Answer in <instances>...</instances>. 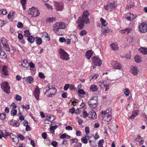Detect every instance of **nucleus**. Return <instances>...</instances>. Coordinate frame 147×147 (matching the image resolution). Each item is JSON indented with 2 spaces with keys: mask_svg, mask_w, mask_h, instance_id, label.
Returning <instances> with one entry per match:
<instances>
[{
  "mask_svg": "<svg viewBox=\"0 0 147 147\" xmlns=\"http://www.w3.org/2000/svg\"><path fill=\"white\" fill-rule=\"evenodd\" d=\"M89 14L87 10L85 11L83 13L82 17H80L78 20L77 21V23L78 24V26L80 29L83 28L84 26V24H87L89 23L90 21L88 18V16Z\"/></svg>",
  "mask_w": 147,
  "mask_h": 147,
  "instance_id": "f257e3e1",
  "label": "nucleus"
},
{
  "mask_svg": "<svg viewBox=\"0 0 147 147\" xmlns=\"http://www.w3.org/2000/svg\"><path fill=\"white\" fill-rule=\"evenodd\" d=\"M112 109L110 108L107 109L105 111H102L101 114L104 115L103 119L105 121L108 122L112 119Z\"/></svg>",
  "mask_w": 147,
  "mask_h": 147,
  "instance_id": "f03ea898",
  "label": "nucleus"
},
{
  "mask_svg": "<svg viewBox=\"0 0 147 147\" xmlns=\"http://www.w3.org/2000/svg\"><path fill=\"white\" fill-rule=\"evenodd\" d=\"M46 94L48 93L47 96L49 97H51L54 96L57 90L54 85H49L46 87Z\"/></svg>",
  "mask_w": 147,
  "mask_h": 147,
  "instance_id": "7ed1b4c3",
  "label": "nucleus"
},
{
  "mask_svg": "<svg viewBox=\"0 0 147 147\" xmlns=\"http://www.w3.org/2000/svg\"><path fill=\"white\" fill-rule=\"evenodd\" d=\"M58 54L61 59L65 60H69V55L66 52L62 49H60L58 51Z\"/></svg>",
  "mask_w": 147,
  "mask_h": 147,
  "instance_id": "20e7f679",
  "label": "nucleus"
},
{
  "mask_svg": "<svg viewBox=\"0 0 147 147\" xmlns=\"http://www.w3.org/2000/svg\"><path fill=\"white\" fill-rule=\"evenodd\" d=\"M28 14L33 17L38 16L40 15V12L38 9L34 7L29 9L28 11Z\"/></svg>",
  "mask_w": 147,
  "mask_h": 147,
  "instance_id": "39448f33",
  "label": "nucleus"
},
{
  "mask_svg": "<svg viewBox=\"0 0 147 147\" xmlns=\"http://www.w3.org/2000/svg\"><path fill=\"white\" fill-rule=\"evenodd\" d=\"M97 98L96 97L92 98L88 101L89 106L91 108H96L98 105Z\"/></svg>",
  "mask_w": 147,
  "mask_h": 147,
  "instance_id": "423d86ee",
  "label": "nucleus"
},
{
  "mask_svg": "<svg viewBox=\"0 0 147 147\" xmlns=\"http://www.w3.org/2000/svg\"><path fill=\"white\" fill-rule=\"evenodd\" d=\"M1 88L3 90V91L7 94H9L10 93V87L8 82H3L1 84Z\"/></svg>",
  "mask_w": 147,
  "mask_h": 147,
  "instance_id": "0eeeda50",
  "label": "nucleus"
},
{
  "mask_svg": "<svg viewBox=\"0 0 147 147\" xmlns=\"http://www.w3.org/2000/svg\"><path fill=\"white\" fill-rule=\"evenodd\" d=\"M139 31L141 33H144L147 32V22H143L139 26Z\"/></svg>",
  "mask_w": 147,
  "mask_h": 147,
  "instance_id": "6e6552de",
  "label": "nucleus"
},
{
  "mask_svg": "<svg viewBox=\"0 0 147 147\" xmlns=\"http://www.w3.org/2000/svg\"><path fill=\"white\" fill-rule=\"evenodd\" d=\"M99 86L102 88H105V91H107L109 88V86L110 84L106 81H100L98 82Z\"/></svg>",
  "mask_w": 147,
  "mask_h": 147,
  "instance_id": "1a4fd4ad",
  "label": "nucleus"
},
{
  "mask_svg": "<svg viewBox=\"0 0 147 147\" xmlns=\"http://www.w3.org/2000/svg\"><path fill=\"white\" fill-rule=\"evenodd\" d=\"M92 62L94 64L97 65L98 66H100L102 63V61L98 57H94L92 58Z\"/></svg>",
  "mask_w": 147,
  "mask_h": 147,
  "instance_id": "9d476101",
  "label": "nucleus"
},
{
  "mask_svg": "<svg viewBox=\"0 0 147 147\" xmlns=\"http://www.w3.org/2000/svg\"><path fill=\"white\" fill-rule=\"evenodd\" d=\"M111 65L114 69H120L122 68L121 64L117 61H112Z\"/></svg>",
  "mask_w": 147,
  "mask_h": 147,
  "instance_id": "9b49d317",
  "label": "nucleus"
},
{
  "mask_svg": "<svg viewBox=\"0 0 147 147\" xmlns=\"http://www.w3.org/2000/svg\"><path fill=\"white\" fill-rule=\"evenodd\" d=\"M65 27V24L63 22H57L53 25V27H55V28H58L59 29H64Z\"/></svg>",
  "mask_w": 147,
  "mask_h": 147,
  "instance_id": "f8f14e48",
  "label": "nucleus"
},
{
  "mask_svg": "<svg viewBox=\"0 0 147 147\" xmlns=\"http://www.w3.org/2000/svg\"><path fill=\"white\" fill-rule=\"evenodd\" d=\"M40 90L38 86H36L34 91V96L37 100H39V96L40 94Z\"/></svg>",
  "mask_w": 147,
  "mask_h": 147,
  "instance_id": "ddd939ff",
  "label": "nucleus"
},
{
  "mask_svg": "<svg viewBox=\"0 0 147 147\" xmlns=\"http://www.w3.org/2000/svg\"><path fill=\"white\" fill-rule=\"evenodd\" d=\"M130 68V71L133 75L136 76L138 72V67L136 66H132Z\"/></svg>",
  "mask_w": 147,
  "mask_h": 147,
  "instance_id": "4468645a",
  "label": "nucleus"
},
{
  "mask_svg": "<svg viewBox=\"0 0 147 147\" xmlns=\"http://www.w3.org/2000/svg\"><path fill=\"white\" fill-rule=\"evenodd\" d=\"M55 5L57 11L62 10L63 8V3L62 2L58 3L55 2Z\"/></svg>",
  "mask_w": 147,
  "mask_h": 147,
  "instance_id": "2eb2a0df",
  "label": "nucleus"
},
{
  "mask_svg": "<svg viewBox=\"0 0 147 147\" xmlns=\"http://www.w3.org/2000/svg\"><path fill=\"white\" fill-rule=\"evenodd\" d=\"M53 30L55 33L60 36H63L64 34L63 31H62L61 30L59 29L58 28L53 27Z\"/></svg>",
  "mask_w": 147,
  "mask_h": 147,
  "instance_id": "dca6fc26",
  "label": "nucleus"
},
{
  "mask_svg": "<svg viewBox=\"0 0 147 147\" xmlns=\"http://www.w3.org/2000/svg\"><path fill=\"white\" fill-rule=\"evenodd\" d=\"M9 123L13 126L17 127H18L20 124L16 121H13V119L9 121Z\"/></svg>",
  "mask_w": 147,
  "mask_h": 147,
  "instance_id": "f3484780",
  "label": "nucleus"
},
{
  "mask_svg": "<svg viewBox=\"0 0 147 147\" xmlns=\"http://www.w3.org/2000/svg\"><path fill=\"white\" fill-rule=\"evenodd\" d=\"M59 41L62 43L65 42V43H66L67 45H69L70 42V39H65L63 37H60L59 39Z\"/></svg>",
  "mask_w": 147,
  "mask_h": 147,
  "instance_id": "a211bd4d",
  "label": "nucleus"
},
{
  "mask_svg": "<svg viewBox=\"0 0 147 147\" xmlns=\"http://www.w3.org/2000/svg\"><path fill=\"white\" fill-rule=\"evenodd\" d=\"M139 51L144 55L147 54V48L140 47L138 49Z\"/></svg>",
  "mask_w": 147,
  "mask_h": 147,
  "instance_id": "6ab92c4d",
  "label": "nucleus"
},
{
  "mask_svg": "<svg viewBox=\"0 0 147 147\" xmlns=\"http://www.w3.org/2000/svg\"><path fill=\"white\" fill-rule=\"evenodd\" d=\"M108 5L109 6L110 8H111V10H112L113 9L115 8L117 6L116 2H114L112 3H109Z\"/></svg>",
  "mask_w": 147,
  "mask_h": 147,
  "instance_id": "aec40b11",
  "label": "nucleus"
},
{
  "mask_svg": "<svg viewBox=\"0 0 147 147\" xmlns=\"http://www.w3.org/2000/svg\"><path fill=\"white\" fill-rule=\"evenodd\" d=\"M93 52L92 50H88L86 52V56L87 59H89L93 55Z\"/></svg>",
  "mask_w": 147,
  "mask_h": 147,
  "instance_id": "412c9836",
  "label": "nucleus"
},
{
  "mask_svg": "<svg viewBox=\"0 0 147 147\" xmlns=\"http://www.w3.org/2000/svg\"><path fill=\"white\" fill-rule=\"evenodd\" d=\"M138 112L139 111L138 110H135L133 111L132 114L129 118L131 119H134L135 117L138 115Z\"/></svg>",
  "mask_w": 147,
  "mask_h": 147,
  "instance_id": "4be33fe9",
  "label": "nucleus"
},
{
  "mask_svg": "<svg viewBox=\"0 0 147 147\" xmlns=\"http://www.w3.org/2000/svg\"><path fill=\"white\" fill-rule=\"evenodd\" d=\"M23 79H25L27 82L30 84H31L33 82L34 80L33 78L30 76L24 77Z\"/></svg>",
  "mask_w": 147,
  "mask_h": 147,
  "instance_id": "5701e85b",
  "label": "nucleus"
},
{
  "mask_svg": "<svg viewBox=\"0 0 147 147\" xmlns=\"http://www.w3.org/2000/svg\"><path fill=\"white\" fill-rule=\"evenodd\" d=\"M111 48L113 50L116 51L118 49V47L117 43H112L110 45Z\"/></svg>",
  "mask_w": 147,
  "mask_h": 147,
  "instance_id": "b1692460",
  "label": "nucleus"
},
{
  "mask_svg": "<svg viewBox=\"0 0 147 147\" xmlns=\"http://www.w3.org/2000/svg\"><path fill=\"white\" fill-rule=\"evenodd\" d=\"M133 30L132 28H127L122 31V33L126 34H129Z\"/></svg>",
  "mask_w": 147,
  "mask_h": 147,
  "instance_id": "393cba45",
  "label": "nucleus"
},
{
  "mask_svg": "<svg viewBox=\"0 0 147 147\" xmlns=\"http://www.w3.org/2000/svg\"><path fill=\"white\" fill-rule=\"evenodd\" d=\"M21 65L24 67H27L28 66V63L27 60H24L21 62Z\"/></svg>",
  "mask_w": 147,
  "mask_h": 147,
  "instance_id": "a878e982",
  "label": "nucleus"
},
{
  "mask_svg": "<svg viewBox=\"0 0 147 147\" xmlns=\"http://www.w3.org/2000/svg\"><path fill=\"white\" fill-rule=\"evenodd\" d=\"M135 61L137 63H139L142 61V57L140 56L137 55L134 57Z\"/></svg>",
  "mask_w": 147,
  "mask_h": 147,
  "instance_id": "bb28decb",
  "label": "nucleus"
},
{
  "mask_svg": "<svg viewBox=\"0 0 147 147\" xmlns=\"http://www.w3.org/2000/svg\"><path fill=\"white\" fill-rule=\"evenodd\" d=\"M7 66L4 65L3 66L2 68V72L3 74L5 76L8 75L7 71Z\"/></svg>",
  "mask_w": 147,
  "mask_h": 147,
  "instance_id": "cd10ccee",
  "label": "nucleus"
},
{
  "mask_svg": "<svg viewBox=\"0 0 147 147\" xmlns=\"http://www.w3.org/2000/svg\"><path fill=\"white\" fill-rule=\"evenodd\" d=\"M1 41L3 46L7 45L8 43L7 40L5 37H2L1 39Z\"/></svg>",
  "mask_w": 147,
  "mask_h": 147,
  "instance_id": "c85d7f7f",
  "label": "nucleus"
},
{
  "mask_svg": "<svg viewBox=\"0 0 147 147\" xmlns=\"http://www.w3.org/2000/svg\"><path fill=\"white\" fill-rule=\"evenodd\" d=\"M6 54L4 51L2 50L1 52L0 53V58L2 59H5L6 58Z\"/></svg>",
  "mask_w": 147,
  "mask_h": 147,
  "instance_id": "c756f323",
  "label": "nucleus"
},
{
  "mask_svg": "<svg viewBox=\"0 0 147 147\" xmlns=\"http://www.w3.org/2000/svg\"><path fill=\"white\" fill-rule=\"evenodd\" d=\"M90 90L92 91L95 92L98 90V88L97 86L95 85H92L90 87Z\"/></svg>",
  "mask_w": 147,
  "mask_h": 147,
  "instance_id": "7c9ffc66",
  "label": "nucleus"
},
{
  "mask_svg": "<svg viewBox=\"0 0 147 147\" xmlns=\"http://www.w3.org/2000/svg\"><path fill=\"white\" fill-rule=\"evenodd\" d=\"M98 77V74H96L94 73L92 74L91 76L90 77V80H91L92 79H96Z\"/></svg>",
  "mask_w": 147,
  "mask_h": 147,
  "instance_id": "2f4dec72",
  "label": "nucleus"
},
{
  "mask_svg": "<svg viewBox=\"0 0 147 147\" xmlns=\"http://www.w3.org/2000/svg\"><path fill=\"white\" fill-rule=\"evenodd\" d=\"M36 43L38 45H41L42 43V40L40 37H36Z\"/></svg>",
  "mask_w": 147,
  "mask_h": 147,
  "instance_id": "473e14b6",
  "label": "nucleus"
},
{
  "mask_svg": "<svg viewBox=\"0 0 147 147\" xmlns=\"http://www.w3.org/2000/svg\"><path fill=\"white\" fill-rule=\"evenodd\" d=\"M91 118L92 119H96L97 117V115H96V113L94 111H92L91 113Z\"/></svg>",
  "mask_w": 147,
  "mask_h": 147,
  "instance_id": "72a5a7b5",
  "label": "nucleus"
},
{
  "mask_svg": "<svg viewBox=\"0 0 147 147\" xmlns=\"http://www.w3.org/2000/svg\"><path fill=\"white\" fill-rule=\"evenodd\" d=\"M100 21L102 26H106L108 25V23L106 22V21L102 18L100 19Z\"/></svg>",
  "mask_w": 147,
  "mask_h": 147,
  "instance_id": "f704fd0d",
  "label": "nucleus"
},
{
  "mask_svg": "<svg viewBox=\"0 0 147 147\" xmlns=\"http://www.w3.org/2000/svg\"><path fill=\"white\" fill-rule=\"evenodd\" d=\"M56 20V18H50L47 19L46 21L47 22H52L55 21Z\"/></svg>",
  "mask_w": 147,
  "mask_h": 147,
  "instance_id": "c9c22d12",
  "label": "nucleus"
},
{
  "mask_svg": "<svg viewBox=\"0 0 147 147\" xmlns=\"http://www.w3.org/2000/svg\"><path fill=\"white\" fill-rule=\"evenodd\" d=\"M104 142V141L103 140H100L98 142V147H103V144Z\"/></svg>",
  "mask_w": 147,
  "mask_h": 147,
  "instance_id": "e433bc0d",
  "label": "nucleus"
},
{
  "mask_svg": "<svg viewBox=\"0 0 147 147\" xmlns=\"http://www.w3.org/2000/svg\"><path fill=\"white\" fill-rule=\"evenodd\" d=\"M6 114L5 113L0 114V119L1 120L4 119L6 117Z\"/></svg>",
  "mask_w": 147,
  "mask_h": 147,
  "instance_id": "4c0bfd02",
  "label": "nucleus"
},
{
  "mask_svg": "<svg viewBox=\"0 0 147 147\" xmlns=\"http://www.w3.org/2000/svg\"><path fill=\"white\" fill-rule=\"evenodd\" d=\"M124 92L126 96H128L130 94L129 90L127 88H126L124 90Z\"/></svg>",
  "mask_w": 147,
  "mask_h": 147,
  "instance_id": "58836bf2",
  "label": "nucleus"
},
{
  "mask_svg": "<svg viewBox=\"0 0 147 147\" xmlns=\"http://www.w3.org/2000/svg\"><path fill=\"white\" fill-rule=\"evenodd\" d=\"M4 48L7 51H10V48L9 46L8 43L7 44V45H5L3 46Z\"/></svg>",
  "mask_w": 147,
  "mask_h": 147,
  "instance_id": "ea45409f",
  "label": "nucleus"
},
{
  "mask_svg": "<svg viewBox=\"0 0 147 147\" xmlns=\"http://www.w3.org/2000/svg\"><path fill=\"white\" fill-rule=\"evenodd\" d=\"M57 127V125L53 126L51 127L50 128V130L52 133L54 132V129H55Z\"/></svg>",
  "mask_w": 147,
  "mask_h": 147,
  "instance_id": "a19ab883",
  "label": "nucleus"
},
{
  "mask_svg": "<svg viewBox=\"0 0 147 147\" xmlns=\"http://www.w3.org/2000/svg\"><path fill=\"white\" fill-rule=\"evenodd\" d=\"M24 32L26 37H33L32 36H30V33L28 30H25Z\"/></svg>",
  "mask_w": 147,
  "mask_h": 147,
  "instance_id": "79ce46f5",
  "label": "nucleus"
},
{
  "mask_svg": "<svg viewBox=\"0 0 147 147\" xmlns=\"http://www.w3.org/2000/svg\"><path fill=\"white\" fill-rule=\"evenodd\" d=\"M88 140L85 137L82 138L81 139V140L82 143L85 144H86L88 143Z\"/></svg>",
  "mask_w": 147,
  "mask_h": 147,
  "instance_id": "37998d69",
  "label": "nucleus"
},
{
  "mask_svg": "<svg viewBox=\"0 0 147 147\" xmlns=\"http://www.w3.org/2000/svg\"><path fill=\"white\" fill-rule=\"evenodd\" d=\"M135 5V4L133 2H130L129 5H127V7L129 8H131L132 7L134 6Z\"/></svg>",
  "mask_w": 147,
  "mask_h": 147,
  "instance_id": "c03bdc74",
  "label": "nucleus"
},
{
  "mask_svg": "<svg viewBox=\"0 0 147 147\" xmlns=\"http://www.w3.org/2000/svg\"><path fill=\"white\" fill-rule=\"evenodd\" d=\"M34 37H28L27 40L30 43H33L34 40Z\"/></svg>",
  "mask_w": 147,
  "mask_h": 147,
  "instance_id": "a18cd8bd",
  "label": "nucleus"
},
{
  "mask_svg": "<svg viewBox=\"0 0 147 147\" xmlns=\"http://www.w3.org/2000/svg\"><path fill=\"white\" fill-rule=\"evenodd\" d=\"M17 113V111L15 109H13L11 110V114L12 116L16 115Z\"/></svg>",
  "mask_w": 147,
  "mask_h": 147,
  "instance_id": "49530a36",
  "label": "nucleus"
},
{
  "mask_svg": "<svg viewBox=\"0 0 147 147\" xmlns=\"http://www.w3.org/2000/svg\"><path fill=\"white\" fill-rule=\"evenodd\" d=\"M87 33V32L85 30H82L80 32V36H82L86 35Z\"/></svg>",
  "mask_w": 147,
  "mask_h": 147,
  "instance_id": "de8ad7c7",
  "label": "nucleus"
},
{
  "mask_svg": "<svg viewBox=\"0 0 147 147\" xmlns=\"http://www.w3.org/2000/svg\"><path fill=\"white\" fill-rule=\"evenodd\" d=\"M22 107L23 109H25L27 110L29 109L30 108L29 105L26 104L25 105H22Z\"/></svg>",
  "mask_w": 147,
  "mask_h": 147,
  "instance_id": "09e8293b",
  "label": "nucleus"
},
{
  "mask_svg": "<svg viewBox=\"0 0 147 147\" xmlns=\"http://www.w3.org/2000/svg\"><path fill=\"white\" fill-rule=\"evenodd\" d=\"M83 114L82 115V117L84 118H85L87 117L88 114L86 112V111H84L83 112Z\"/></svg>",
  "mask_w": 147,
  "mask_h": 147,
  "instance_id": "8fccbe9b",
  "label": "nucleus"
},
{
  "mask_svg": "<svg viewBox=\"0 0 147 147\" xmlns=\"http://www.w3.org/2000/svg\"><path fill=\"white\" fill-rule=\"evenodd\" d=\"M78 141V139L76 138L72 139L70 140V142L72 144L74 143H76Z\"/></svg>",
  "mask_w": 147,
  "mask_h": 147,
  "instance_id": "3c124183",
  "label": "nucleus"
},
{
  "mask_svg": "<svg viewBox=\"0 0 147 147\" xmlns=\"http://www.w3.org/2000/svg\"><path fill=\"white\" fill-rule=\"evenodd\" d=\"M15 99L17 101H20L22 100V97L20 96L16 95Z\"/></svg>",
  "mask_w": 147,
  "mask_h": 147,
  "instance_id": "603ef678",
  "label": "nucleus"
},
{
  "mask_svg": "<svg viewBox=\"0 0 147 147\" xmlns=\"http://www.w3.org/2000/svg\"><path fill=\"white\" fill-rule=\"evenodd\" d=\"M51 145L54 147H56L57 145V142L55 141H53L51 143Z\"/></svg>",
  "mask_w": 147,
  "mask_h": 147,
  "instance_id": "864d4df0",
  "label": "nucleus"
},
{
  "mask_svg": "<svg viewBox=\"0 0 147 147\" xmlns=\"http://www.w3.org/2000/svg\"><path fill=\"white\" fill-rule=\"evenodd\" d=\"M69 84H66L64 86L63 89L65 90L66 91L69 88Z\"/></svg>",
  "mask_w": 147,
  "mask_h": 147,
  "instance_id": "5fc2aeb1",
  "label": "nucleus"
},
{
  "mask_svg": "<svg viewBox=\"0 0 147 147\" xmlns=\"http://www.w3.org/2000/svg\"><path fill=\"white\" fill-rule=\"evenodd\" d=\"M78 92L79 94H84L86 93L82 89L79 90Z\"/></svg>",
  "mask_w": 147,
  "mask_h": 147,
  "instance_id": "6e6d98bb",
  "label": "nucleus"
},
{
  "mask_svg": "<svg viewBox=\"0 0 147 147\" xmlns=\"http://www.w3.org/2000/svg\"><path fill=\"white\" fill-rule=\"evenodd\" d=\"M85 132L87 134H88L90 133L89 128L88 127H86L85 128Z\"/></svg>",
  "mask_w": 147,
  "mask_h": 147,
  "instance_id": "4d7b16f0",
  "label": "nucleus"
},
{
  "mask_svg": "<svg viewBox=\"0 0 147 147\" xmlns=\"http://www.w3.org/2000/svg\"><path fill=\"white\" fill-rule=\"evenodd\" d=\"M17 26L19 28H22L23 27V24L22 22H19L18 23Z\"/></svg>",
  "mask_w": 147,
  "mask_h": 147,
  "instance_id": "13d9d810",
  "label": "nucleus"
},
{
  "mask_svg": "<svg viewBox=\"0 0 147 147\" xmlns=\"http://www.w3.org/2000/svg\"><path fill=\"white\" fill-rule=\"evenodd\" d=\"M38 76L40 78L42 79L44 78H45V76L44 74L42 72L39 73Z\"/></svg>",
  "mask_w": 147,
  "mask_h": 147,
  "instance_id": "bf43d9fd",
  "label": "nucleus"
},
{
  "mask_svg": "<svg viewBox=\"0 0 147 147\" xmlns=\"http://www.w3.org/2000/svg\"><path fill=\"white\" fill-rule=\"evenodd\" d=\"M66 134L65 133L60 134L59 138H64L66 137Z\"/></svg>",
  "mask_w": 147,
  "mask_h": 147,
  "instance_id": "052dcab7",
  "label": "nucleus"
},
{
  "mask_svg": "<svg viewBox=\"0 0 147 147\" xmlns=\"http://www.w3.org/2000/svg\"><path fill=\"white\" fill-rule=\"evenodd\" d=\"M21 3L22 4L23 8L24 9V6L26 4V0H20Z\"/></svg>",
  "mask_w": 147,
  "mask_h": 147,
  "instance_id": "680f3d73",
  "label": "nucleus"
},
{
  "mask_svg": "<svg viewBox=\"0 0 147 147\" xmlns=\"http://www.w3.org/2000/svg\"><path fill=\"white\" fill-rule=\"evenodd\" d=\"M28 65H29L30 68H34V65L33 63L32 62H30L28 63Z\"/></svg>",
  "mask_w": 147,
  "mask_h": 147,
  "instance_id": "e2e57ef3",
  "label": "nucleus"
},
{
  "mask_svg": "<svg viewBox=\"0 0 147 147\" xmlns=\"http://www.w3.org/2000/svg\"><path fill=\"white\" fill-rule=\"evenodd\" d=\"M67 144V141L66 140H63L62 141V142L61 145L65 146Z\"/></svg>",
  "mask_w": 147,
  "mask_h": 147,
  "instance_id": "0e129e2a",
  "label": "nucleus"
},
{
  "mask_svg": "<svg viewBox=\"0 0 147 147\" xmlns=\"http://www.w3.org/2000/svg\"><path fill=\"white\" fill-rule=\"evenodd\" d=\"M45 5L48 9H50L51 10H53V8H52V7L51 5H50L47 3H46Z\"/></svg>",
  "mask_w": 147,
  "mask_h": 147,
  "instance_id": "69168bd1",
  "label": "nucleus"
},
{
  "mask_svg": "<svg viewBox=\"0 0 147 147\" xmlns=\"http://www.w3.org/2000/svg\"><path fill=\"white\" fill-rule=\"evenodd\" d=\"M127 40L129 43L132 42L133 40L132 37H127Z\"/></svg>",
  "mask_w": 147,
  "mask_h": 147,
  "instance_id": "338daca9",
  "label": "nucleus"
},
{
  "mask_svg": "<svg viewBox=\"0 0 147 147\" xmlns=\"http://www.w3.org/2000/svg\"><path fill=\"white\" fill-rule=\"evenodd\" d=\"M75 109L74 107H73L72 109L69 110V112L71 113L72 114H73L75 113Z\"/></svg>",
  "mask_w": 147,
  "mask_h": 147,
  "instance_id": "774afa93",
  "label": "nucleus"
}]
</instances>
